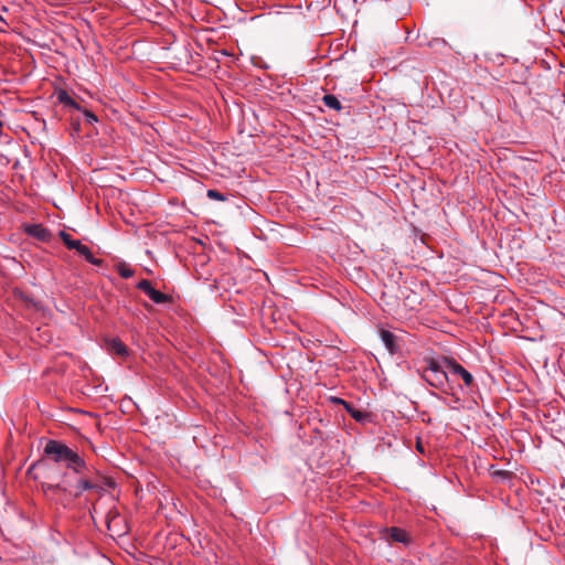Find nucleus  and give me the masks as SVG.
<instances>
[{"mask_svg": "<svg viewBox=\"0 0 565 565\" xmlns=\"http://www.w3.org/2000/svg\"><path fill=\"white\" fill-rule=\"evenodd\" d=\"M445 367L448 370L449 374L460 376L466 386H471L473 383L472 374L467 371L461 364H459L456 360L444 358Z\"/></svg>", "mask_w": 565, "mask_h": 565, "instance_id": "nucleus-3", "label": "nucleus"}, {"mask_svg": "<svg viewBox=\"0 0 565 565\" xmlns=\"http://www.w3.org/2000/svg\"><path fill=\"white\" fill-rule=\"evenodd\" d=\"M114 349H115V351H116L118 354H120V355H124V354H126V353H127V349H126V347H125L121 342H119V341H116V342L114 343Z\"/></svg>", "mask_w": 565, "mask_h": 565, "instance_id": "nucleus-18", "label": "nucleus"}, {"mask_svg": "<svg viewBox=\"0 0 565 565\" xmlns=\"http://www.w3.org/2000/svg\"><path fill=\"white\" fill-rule=\"evenodd\" d=\"M416 449L420 452V454H424V447L422 445V443L418 440L417 444H416Z\"/></svg>", "mask_w": 565, "mask_h": 565, "instance_id": "nucleus-20", "label": "nucleus"}, {"mask_svg": "<svg viewBox=\"0 0 565 565\" xmlns=\"http://www.w3.org/2000/svg\"><path fill=\"white\" fill-rule=\"evenodd\" d=\"M116 270L125 279L132 277L135 274V270L126 262H119L116 265Z\"/></svg>", "mask_w": 565, "mask_h": 565, "instance_id": "nucleus-15", "label": "nucleus"}, {"mask_svg": "<svg viewBox=\"0 0 565 565\" xmlns=\"http://www.w3.org/2000/svg\"><path fill=\"white\" fill-rule=\"evenodd\" d=\"M83 114H84L85 120H86L88 124L93 125V124H95V122H97V121H98L97 116H96L93 111L85 109V110L83 111Z\"/></svg>", "mask_w": 565, "mask_h": 565, "instance_id": "nucleus-17", "label": "nucleus"}, {"mask_svg": "<svg viewBox=\"0 0 565 565\" xmlns=\"http://www.w3.org/2000/svg\"><path fill=\"white\" fill-rule=\"evenodd\" d=\"M422 377L430 386L441 388L449 380V372L445 367L444 361L440 363L430 359L427 361V366L423 369Z\"/></svg>", "mask_w": 565, "mask_h": 565, "instance_id": "nucleus-2", "label": "nucleus"}, {"mask_svg": "<svg viewBox=\"0 0 565 565\" xmlns=\"http://www.w3.org/2000/svg\"><path fill=\"white\" fill-rule=\"evenodd\" d=\"M43 452L54 462L64 463L67 469L82 475L87 469L83 457L62 441L50 439L44 446Z\"/></svg>", "mask_w": 565, "mask_h": 565, "instance_id": "nucleus-1", "label": "nucleus"}, {"mask_svg": "<svg viewBox=\"0 0 565 565\" xmlns=\"http://www.w3.org/2000/svg\"><path fill=\"white\" fill-rule=\"evenodd\" d=\"M60 237L63 241V243L66 245V247L70 249L77 250V248L82 244L81 241L72 238V236L68 233H66L65 231L60 232Z\"/></svg>", "mask_w": 565, "mask_h": 565, "instance_id": "nucleus-13", "label": "nucleus"}, {"mask_svg": "<svg viewBox=\"0 0 565 565\" xmlns=\"http://www.w3.org/2000/svg\"><path fill=\"white\" fill-rule=\"evenodd\" d=\"M333 402L338 403V404H342L344 407H345V404H349L348 402H345L344 399L339 398V397H334Z\"/></svg>", "mask_w": 565, "mask_h": 565, "instance_id": "nucleus-19", "label": "nucleus"}, {"mask_svg": "<svg viewBox=\"0 0 565 565\" xmlns=\"http://www.w3.org/2000/svg\"><path fill=\"white\" fill-rule=\"evenodd\" d=\"M28 234L33 237H36L40 241H49L50 239V231L45 228L42 224H32L26 227Z\"/></svg>", "mask_w": 565, "mask_h": 565, "instance_id": "nucleus-7", "label": "nucleus"}, {"mask_svg": "<svg viewBox=\"0 0 565 565\" xmlns=\"http://www.w3.org/2000/svg\"><path fill=\"white\" fill-rule=\"evenodd\" d=\"M381 340L384 343L385 348L391 352L394 353L397 351V347L395 345V334L392 333L388 330H381L380 332Z\"/></svg>", "mask_w": 565, "mask_h": 565, "instance_id": "nucleus-9", "label": "nucleus"}, {"mask_svg": "<svg viewBox=\"0 0 565 565\" xmlns=\"http://www.w3.org/2000/svg\"><path fill=\"white\" fill-rule=\"evenodd\" d=\"M322 102H323L324 106L330 109H334V110L339 111L342 108L340 100L334 95H331V94L324 95L322 97Z\"/></svg>", "mask_w": 565, "mask_h": 565, "instance_id": "nucleus-14", "label": "nucleus"}, {"mask_svg": "<svg viewBox=\"0 0 565 565\" xmlns=\"http://www.w3.org/2000/svg\"><path fill=\"white\" fill-rule=\"evenodd\" d=\"M77 253L82 256L85 257V259L92 264V265H95V266H100L103 264V260L99 259V258H96L93 253L90 252L89 247L84 245V244H81L79 247L77 248Z\"/></svg>", "mask_w": 565, "mask_h": 565, "instance_id": "nucleus-11", "label": "nucleus"}, {"mask_svg": "<svg viewBox=\"0 0 565 565\" xmlns=\"http://www.w3.org/2000/svg\"><path fill=\"white\" fill-rule=\"evenodd\" d=\"M137 288L143 291L154 303L160 305L171 301V296L154 289L148 279L140 280Z\"/></svg>", "mask_w": 565, "mask_h": 565, "instance_id": "nucleus-4", "label": "nucleus"}, {"mask_svg": "<svg viewBox=\"0 0 565 565\" xmlns=\"http://www.w3.org/2000/svg\"><path fill=\"white\" fill-rule=\"evenodd\" d=\"M347 412L359 423H366L370 420V414L363 411H360L352 406L351 404H345Z\"/></svg>", "mask_w": 565, "mask_h": 565, "instance_id": "nucleus-10", "label": "nucleus"}, {"mask_svg": "<svg viewBox=\"0 0 565 565\" xmlns=\"http://www.w3.org/2000/svg\"><path fill=\"white\" fill-rule=\"evenodd\" d=\"M206 195L211 200H216V201H226L227 200V196L225 194H223L214 189H209L206 192Z\"/></svg>", "mask_w": 565, "mask_h": 565, "instance_id": "nucleus-16", "label": "nucleus"}, {"mask_svg": "<svg viewBox=\"0 0 565 565\" xmlns=\"http://www.w3.org/2000/svg\"><path fill=\"white\" fill-rule=\"evenodd\" d=\"M57 100L65 105V106H68L73 109H76V110H82L81 106L78 105V103H76L70 95L66 90H60L57 93Z\"/></svg>", "mask_w": 565, "mask_h": 565, "instance_id": "nucleus-12", "label": "nucleus"}, {"mask_svg": "<svg viewBox=\"0 0 565 565\" xmlns=\"http://www.w3.org/2000/svg\"><path fill=\"white\" fill-rule=\"evenodd\" d=\"M75 492H74V498H78L82 495V493L84 491H88V490H95L99 495H102L104 493V488L98 486V484H95L93 483L92 481H89L88 479H85V478H81L77 483H76V487H75Z\"/></svg>", "mask_w": 565, "mask_h": 565, "instance_id": "nucleus-6", "label": "nucleus"}, {"mask_svg": "<svg viewBox=\"0 0 565 565\" xmlns=\"http://www.w3.org/2000/svg\"><path fill=\"white\" fill-rule=\"evenodd\" d=\"M42 490L44 494L50 498L51 500H54L58 502L61 499V494L65 493L67 489L62 486L61 483H42Z\"/></svg>", "mask_w": 565, "mask_h": 565, "instance_id": "nucleus-5", "label": "nucleus"}, {"mask_svg": "<svg viewBox=\"0 0 565 565\" xmlns=\"http://www.w3.org/2000/svg\"><path fill=\"white\" fill-rule=\"evenodd\" d=\"M386 532L388 534V539H391L394 542H398V543H403V544L409 543L408 533L403 529L393 526V527L386 529Z\"/></svg>", "mask_w": 565, "mask_h": 565, "instance_id": "nucleus-8", "label": "nucleus"}]
</instances>
